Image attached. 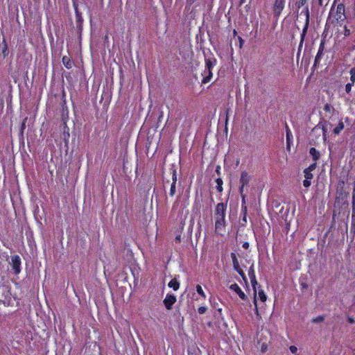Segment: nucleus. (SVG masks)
<instances>
[{
  "instance_id": "obj_8",
  "label": "nucleus",
  "mask_w": 355,
  "mask_h": 355,
  "mask_svg": "<svg viewBox=\"0 0 355 355\" xmlns=\"http://www.w3.org/2000/svg\"><path fill=\"white\" fill-rule=\"evenodd\" d=\"M231 257L232 259L234 269L242 277L243 280L246 281V277L243 270L240 268L236 254L232 253Z\"/></svg>"
},
{
  "instance_id": "obj_2",
  "label": "nucleus",
  "mask_w": 355,
  "mask_h": 355,
  "mask_svg": "<svg viewBox=\"0 0 355 355\" xmlns=\"http://www.w3.org/2000/svg\"><path fill=\"white\" fill-rule=\"evenodd\" d=\"M216 60H211L209 59H207L205 60V69L204 71V73L202 74L204 76L202 79L203 83H207L212 77V72L211 69L215 65Z\"/></svg>"
},
{
  "instance_id": "obj_17",
  "label": "nucleus",
  "mask_w": 355,
  "mask_h": 355,
  "mask_svg": "<svg viewBox=\"0 0 355 355\" xmlns=\"http://www.w3.org/2000/svg\"><path fill=\"white\" fill-rule=\"evenodd\" d=\"M168 286L170 288H172L174 291H177L180 288V283L178 282V280L175 278L173 279L168 284Z\"/></svg>"
},
{
  "instance_id": "obj_13",
  "label": "nucleus",
  "mask_w": 355,
  "mask_h": 355,
  "mask_svg": "<svg viewBox=\"0 0 355 355\" xmlns=\"http://www.w3.org/2000/svg\"><path fill=\"white\" fill-rule=\"evenodd\" d=\"M172 180H173V182L171 185V189H170V196H173L176 191L175 185H176V182H177V174H176V171L175 170L173 171Z\"/></svg>"
},
{
  "instance_id": "obj_15",
  "label": "nucleus",
  "mask_w": 355,
  "mask_h": 355,
  "mask_svg": "<svg viewBox=\"0 0 355 355\" xmlns=\"http://www.w3.org/2000/svg\"><path fill=\"white\" fill-rule=\"evenodd\" d=\"M352 218L355 219V182L354 183L352 199Z\"/></svg>"
},
{
  "instance_id": "obj_10",
  "label": "nucleus",
  "mask_w": 355,
  "mask_h": 355,
  "mask_svg": "<svg viewBox=\"0 0 355 355\" xmlns=\"http://www.w3.org/2000/svg\"><path fill=\"white\" fill-rule=\"evenodd\" d=\"M176 300V297L174 295L168 294L164 300V304L166 308L168 310H170L171 309L173 304L175 303Z\"/></svg>"
},
{
  "instance_id": "obj_16",
  "label": "nucleus",
  "mask_w": 355,
  "mask_h": 355,
  "mask_svg": "<svg viewBox=\"0 0 355 355\" xmlns=\"http://www.w3.org/2000/svg\"><path fill=\"white\" fill-rule=\"evenodd\" d=\"M309 153L314 161H317L320 156L319 151H318L315 148H311Z\"/></svg>"
},
{
  "instance_id": "obj_45",
  "label": "nucleus",
  "mask_w": 355,
  "mask_h": 355,
  "mask_svg": "<svg viewBox=\"0 0 355 355\" xmlns=\"http://www.w3.org/2000/svg\"><path fill=\"white\" fill-rule=\"evenodd\" d=\"M219 168H220V167H219V166H218V167H217V169H216V172H217V173H219Z\"/></svg>"
},
{
  "instance_id": "obj_12",
  "label": "nucleus",
  "mask_w": 355,
  "mask_h": 355,
  "mask_svg": "<svg viewBox=\"0 0 355 355\" xmlns=\"http://www.w3.org/2000/svg\"><path fill=\"white\" fill-rule=\"evenodd\" d=\"M230 288L232 291H234L235 293H236L239 297L241 298L242 300H245L247 299L245 294L242 291V290L241 289L238 284H233L230 285Z\"/></svg>"
},
{
  "instance_id": "obj_41",
  "label": "nucleus",
  "mask_w": 355,
  "mask_h": 355,
  "mask_svg": "<svg viewBox=\"0 0 355 355\" xmlns=\"http://www.w3.org/2000/svg\"><path fill=\"white\" fill-rule=\"evenodd\" d=\"M243 248H245V249H248L249 248V243L248 242H245L243 244Z\"/></svg>"
},
{
  "instance_id": "obj_36",
  "label": "nucleus",
  "mask_w": 355,
  "mask_h": 355,
  "mask_svg": "<svg viewBox=\"0 0 355 355\" xmlns=\"http://www.w3.org/2000/svg\"><path fill=\"white\" fill-rule=\"evenodd\" d=\"M331 108V105H330L329 104H326V105H324V110L325 111H327V112H330Z\"/></svg>"
},
{
  "instance_id": "obj_40",
  "label": "nucleus",
  "mask_w": 355,
  "mask_h": 355,
  "mask_svg": "<svg viewBox=\"0 0 355 355\" xmlns=\"http://www.w3.org/2000/svg\"><path fill=\"white\" fill-rule=\"evenodd\" d=\"M241 196L242 198L243 203H245V195L243 193V192L242 193V194H241Z\"/></svg>"
},
{
  "instance_id": "obj_27",
  "label": "nucleus",
  "mask_w": 355,
  "mask_h": 355,
  "mask_svg": "<svg viewBox=\"0 0 355 355\" xmlns=\"http://www.w3.org/2000/svg\"><path fill=\"white\" fill-rule=\"evenodd\" d=\"M354 85V84H352V83H348L346 85H345V92L349 94L350 93L351 90H352V86Z\"/></svg>"
},
{
  "instance_id": "obj_5",
  "label": "nucleus",
  "mask_w": 355,
  "mask_h": 355,
  "mask_svg": "<svg viewBox=\"0 0 355 355\" xmlns=\"http://www.w3.org/2000/svg\"><path fill=\"white\" fill-rule=\"evenodd\" d=\"M251 180V176L249 175V173L247 171H242L241 174V178L239 180L240 182V188H239V193L240 194H242V193L244 191V187L247 186L250 181Z\"/></svg>"
},
{
  "instance_id": "obj_34",
  "label": "nucleus",
  "mask_w": 355,
  "mask_h": 355,
  "mask_svg": "<svg viewBox=\"0 0 355 355\" xmlns=\"http://www.w3.org/2000/svg\"><path fill=\"white\" fill-rule=\"evenodd\" d=\"M306 0H299L297 2L298 8L303 6L306 3Z\"/></svg>"
},
{
  "instance_id": "obj_18",
  "label": "nucleus",
  "mask_w": 355,
  "mask_h": 355,
  "mask_svg": "<svg viewBox=\"0 0 355 355\" xmlns=\"http://www.w3.org/2000/svg\"><path fill=\"white\" fill-rule=\"evenodd\" d=\"M345 125L342 121H340L337 126L333 130V132L335 135H339L340 132L344 129Z\"/></svg>"
},
{
  "instance_id": "obj_33",
  "label": "nucleus",
  "mask_w": 355,
  "mask_h": 355,
  "mask_svg": "<svg viewBox=\"0 0 355 355\" xmlns=\"http://www.w3.org/2000/svg\"><path fill=\"white\" fill-rule=\"evenodd\" d=\"M303 185L304 187H306V188L309 187L311 185V180L305 179L303 181Z\"/></svg>"
},
{
  "instance_id": "obj_30",
  "label": "nucleus",
  "mask_w": 355,
  "mask_h": 355,
  "mask_svg": "<svg viewBox=\"0 0 355 355\" xmlns=\"http://www.w3.org/2000/svg\"><path fill=\"white\" fill-rule=\"evenodd\" d=\"M316 168V163H313L311 164L308 168H306L305 170L308 171H313Z\"/></svg>"
},
{
  "instance_id": "obj_29",
  "label": "nucleus",
  "mask_w": 355,
  "mask_h": 355,
  "mask_svg": "<svg viewBox=\"0 0 355 355\" xmlns=\"http://www.w3.org/2000/svg\"><path fill=\"white\" fill-rule=\"evenodd\" d=\"M343 30H344L343 34L345 36H349L351 34L350 30L349 28H347V26H345V25L344 26Z\"/></svg>"
},
{
  "instance_id": "obj_11",
  "label": "nucleus",
  "mask_w": 355,
  "mask_h": 355,
  "mask_svg": "<svg viewBox=\"0 0 355 355\" xmlns=\"http://www.w3.org/2000/svg\"><path fill=\"white\" fill-rule=\"evenodd\" d=\"M225 209L226 207L224 203H218L216 205L214 216H218V217H225Z\"/></svg>"
},
{
  "instance_id": "obj_25",
  "label": "nucleus",
  "mask_w": 355,
  "mask_h": 355,
  "mask_svg": "<svg viewBox=\"0 0 355 355\" xmlns=\"http://www.w3.org/2000/svg\"><path fill=\"white\" fill-rule=\"evenodd\" d=\"M196 291L198 292V293L199 295H200L202 297H203L204 298L206 297V295H205V293H204L201 286L200 285H197L196 286Z\"/></svg>"
},
{
  "instance_id": "obj_37",
  "label": "nucleus",
  "mask_w": 355,
  "mask_h": 355,
  "mask_svg": "<svg viewBox=\"0 0 355 355\" xmlns=\"http://www.w3.org/2000/svg\"><path fill=\"white\" fill-rule=\"evenodd\" d=\"M239 47L241 49L243 46V40L240 37H239Z\"/></svg>"
},
{
  "instance_id": "obj_1",
  "label": "nucleus",
  "mask_w": 355,
  "mask_h": 355,
  "mask_svg": "<svg viewBox=\"0 0 355 355\" xmlns=\"http://www.w3.org/2000/svg\"><path fill=\"white\" fill-rule=\"evenodd\" d=\"M345 19V6L343 4L340 3L337 6L336 10L331 9L327 22V26L328 28H332V30L335 31L336 33H342L340 32L339 27L342 26Z\"/></svg>"
},
{
  "instance_id": "obj_7",
  "label": "nucleus",
  "mask_w": 355,
  "mask_h": 355,
  "mask_svg": "<svg viewBox=\"0 0 355 355\" xmlns=\"http://www.w3.org/2000/svg\"><path fill=\"white\" fill-rule=\"evenodd\" d=\"M305 15H306V22H305L304 26L303 28L302 33L301 34V39H300V45H299L300 48L302 47L303 45V42H304V37L306 36V32H307V30L309 28V25L310 15H309V10L308 7L306 8Z\"/></svg>"
},
{
  "instance_id": "obj_14",
  "label": "nucleus",
  "mask_w": 355,
  "mask_h": 355,
  "mask_svg": "<svg viewBox=\"0 0 355 355\" xmlns=\"http://www.w3.org/2000/svg\"><path fill=\"white\" fill-rule=\"evenodd\" d=\"M250 281H251V284H252V288H253V291H254V306H255V311H256V313L258 315V308H257V285L258 284L257 283V281L256 279V277H254V279H250Z\"/></svg>"
},
{
  "instance_id": "obj_26",
  "label": "nucleus",
  "mask_w": 355,
  "mask_h": 355,
  "mask_svg": "<svg viewBox=\"0 0 355 355\" xmlns=\"http://www.w3.org/2000/svg\"><path fill=\"white\" fill-rule=\"evenodd\" d=\"M304 173L305 179L311 180L313 178V174L311 173V171H308L304 170Z\"/></svg>"
},
{
  "instance_id": "obj_23",
  "label": "nucleus",
  "mask_w": 355,
  "mask_h": 355,
  "mask_svg": "<svg viewBox=\"0 0 355 355\" xmlns=\"http://www.w3.org/2000/svg\"><path fill=\"white\" fill-rule=\"evenodd\" d=\"M324 316L319 315L316 318H313L311 321L313 323H321V322H324Z\"/></svg>"
},
{
  "instance_id": "obj_24",
  "label": "nucleus",
  "mask_w": 355,
  "mask_h": 355,
  "mask_svg": "<svg viewBox=\"0 0 355 355\" xmlns=\"http://www.w3.org/2000/svg\"><path fill=\"white\" fill-rule=\"evenodd\" d=\"M248 275H249L250 279H254V277H256L253 264L250 266V268L249 269Z\"/></svg>"
},
{
  "instance_id": "obj_42",
  "label": "nucleus",
  "mask_w": 355,
  "mask_h": 355,
  "mask_svg": "<svg viewBox=\"0 0 355 355\" xmlns=\"http://www.w3.org/2000/svg\"><path fill=\"white\" fill-rule=\"evenodd\" d=\"M320 53H321V51L320 49L319 50L317 55H316V58H315V62H317L318 59L319 58L320 55Z\"/></svg>"
},
{
  "instance_id": "obj_6",
  "label": "nucleus",
  "mask_w": 355,
  "mask_h": 355,
  "mask_svg": "<svg viewBox=\"0 0 355 355\" xmlns=\"http://www.w3.org/2000/svg\"><path fill=\"white\" fill-rule=\"evenodd\" d=\"M285 5V0H275L272 10L274 12V15L276 17H278L282 11L283 10Z\"/></svg>"
},
{
  "instance_id": "obj_3",
  "label": "nucleus",
  "mask_w": 355,
  "mask_h": 355,
  "mask_svg": "<svg viewBox=\"0 0 355 355\" xmlns=\"http://www.w3.org/2000/svg\"><path fill=\"white\" fill-rule=\"evenodd\" d=\"M329 123L326 121L316 125L312 130L313 134H318L319 136L322 134L324 141L326 140Z\"/></svg>"
},
{
  "instance_id": "obj_43",
  "label": "nucleus",
  "mask_w": 355,
  "mask_h": 355,
  "mask_svg": "<svg viewBox=\"0 0 355 355\" xmlns=\"http://www.w3.org/2000/svg\"><path fill=\"white\" fill-rule=\"evenodd\" d=\"M75 10H76V15H78V9H77V8H76V7L75 8Z\"/></svg>"
},
{
  "instance_id": "obj_35",
  "label": "nucleus",
  "mask_w": 355,
  "mask_h": 355,
  "mask_svg": "<svg viewBox=\"0 0 355 355\" xmlns=\"http://www.w3.org/2000/svg\"><path fill=\"white\" fill-rule=\"evenodd\" d=\"M26 119H27V118H26V119H24L23 120V122H22V123H21V131H23V130L25 129V128H26Z\"/></svg>"
},
{
  "instance_id": "obj_38",
  "label": "nucleus",
  "mask_w": 355,
  "mask_h": 355,
  "mask_svg": "<svg viewBox=\"0 0 355 355\" xmlns=\"http://www.w3.org/2000/svg\"><path fill=\"white\" fill-rule=\"evenodd\" d=\"M348 322L350 324H354V323H355V320L353 318L349 317L348 318Z\"/></svg>"
},
{
  "instance_id": "obj_46",
  "label": "nucleus",
  "mask_w": 355,
  "mask_h": 355,
  "mask_svg": "<svg viewBox=\"0 0 355 355\" xmlns=\"http://www.w3.org/2000/svg\"><path fill=\"white\" fill-rule=\"evenodd\" d=\"M243 209H244L245 211H246L247 207H244Z\"/></svg>"
},
{
  "instance_id": "obj_31",
  "label": "nucleus",
  "mask_w": 355,
  "mask_h": 355,
  "mask_svg": "<svg viewBox=\"0 0 355 355\" xmlns=\"http://www.w3.org/2000/svg\"><path fill=\"white\" fill-rule=\"evenodd\" d=\"M292 136L291 130L288 129V128L286 126V139L288 143L290 141V137Z\"/></svg>"
},
{
  "instance_id": "obj_39",
  "label": "nucleus",
  "mask_w": 355,
  "mask_h": 355,
  "mask_svg": "<svg viewBox=\"0 0 355 355\" xmlns=\"http://www.w3.org/2000/svg\"><path fill=\"white\" fill-rule=\"evenodd\" d=\"M175 241L178 242V243H180L181 241V236L180 234L176 236Z\"/></svg>"
},
{
  "instance_id": "obj_9",
  "label": "nucleus",
  "mask_w": 355,
  "mask_h": 355,
  "mask_svg": "<svg viewBox=\"0 0 355 355\" xmlns=\"http://www.w3.org/2000/svg\"><path fill=\"white\" fill-rule=\"evenodd\" d=\"M12 269L14 270L15 274H19L21 271L20 266H21V259L18 255H14L11 257V263H10Z\"/></svg>"
},
{
  "instance_id": "obj_19",
  "label": "nucleus",
  "mask_w": 355,
  "mask_h": 355,
  "mask_svg": "<svg viewBox=\"0 0 355 355\" xmlns=\"http://www.w3.org/2000/svg\"><path fill=\"white\" fill-rule=\"evenodd\" d=\"M62 63L67 69H71L72 67L73 63L70 58L67 56L62 57Z\"/></svg>"
},
{
  "instance_id": "obj_21",
  "label": "nucleus",
  "mask_w": 355,
  "mask_h": 355,
  "mask_svg": "<svg viewBox=\"0 0 355 355\" xmlns=\"http://www.w3.org/2000/svg\"><path fill=\"white\" fill-rule=\"evenodd\" d=\"M216 182L217 184L216 189L219 193L223 191V180L220 178H218L216 180Z\"/></svg>"
},
{
  "instance_id": "obj_22",
  "label": "nucleus",
  "mask_w": 355,
  "mask_h": 355,
  "mask_svg": "<svg viewBox=\"0 0 355 355\" xmlns=\"http://www.w3.org/2000/svg\"><path fill=\"white\" fill-rule=\"evenodd\" d=\"M258 296H259V300L263 302H265L266 301V299H267V297L264 293V291L263 290H259V292H258Z\"/></svg>"
},
{
  "instance_id": "obj_44",
  "label": "nucleus",
  "mask_w": 355,
  "mask_h": 355,
  "mask_svg": "<svg viewBox=\"0 0 355 355\" xmlns=\"http://www.w3.org/2000/svg\"><path fill=\"white\" fill-rule=\"evenodd\" d=\"M245 2V0H240V4H242Z\"/></svg>"
},
{
  "instance_id": "obj_28",
  "label": "nucleus",
  "mask_w": 355,
  "mask_h": 355,
  "mask_svg": "<svg viewBox=\"0 0 355 355\" xmlns=\"http://www.w3.org/2000/svg\"><path fill=\"white\" fill-rule=\"evenodd\" d=\"M290 351L291 352L292 354H294L295 355H300L299 354H297V347L294 346V345H292L290 347Z\"/></svg>"
},
{
  "instance_id": "obj_4",
  "label": "nucleus",
  "mask_w": 355,
  "mask_h": 355,
  "mask_svg": "<svg viewBox=\"0 0 355 355\" xmlns=\"http://www.w3.org/2000/svg\"><path fill=\"white\" fill-rule=\"evenodd\" d=\"M215 218V232L222 235L225 232V217L214 216Z\"/></svg>"
},
{
  "instance_id": "obj_32",
  "label": "nucleus",
  "mask_w": 355,
  "mask_h": 355,
  "mask_svg": "<svg viewBox=\"0 0 355 355\" xmlns=\"http://www.w3.org/2000/svg\"><path fill=\"white\" fill-rule=\"evenodd\" d=\"M207 311V308L205 306H200L198 308V312L200 313V314H203L206 312Z\"/></svg>"
},
{
  "instance_id": "obj_20",
  "label": "nucleus",
  "mask_w": 355,
  "mask_h": 355,
  "mask_svg": "<svg viewBox=\"0 0 355 355\" xmlns=\"http://www.w3.org/2000/svg\"><path fill=\"white\" fill-rule=\"evenodd\" d=\"M350 83H355V66L349 70Z\"/></svg>"
}]
</instances>
